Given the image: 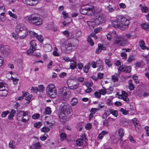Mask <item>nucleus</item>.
I'll list each match as a JSON object with an SVG mask.
<instances>
[{
  "instance_id": "f257e3e1",
  "label": "nucleus",
  "mask_w": 149,
  "mask_h": 149,
  "mask_svg": "<svg viewBox=\"0 0 149 149\" xmlns=\"http://www.w3.org/2000/svg\"><path fill=\"white\" fill-rule=\"evenodd\" d=\"M79 83L73 85L69 86V88L66 87H63L60 88L58 90L59 95L64 100H68L71 97V92L70 89L74 90L79 86Z\"/></svg>"
},
{
  "instance_id": "f03ea898",
  "label": "nucleus",
  "mask_w": 149,
  "mask_h": 149,
  "mask_svg": "<svg viewBox=\"0 0 149 149\" xmlns=\"http://www.w3.org/2000/svg\"><path fill=\"white\" fill-rule=\"evenodd\" d=\"M96 17V18L94 22L92 23V24H95L96 25H99L105 22V19L103 13L100 12L96 11L94 12V15Z\"/></svg>"
},
{
  "instance_id": "7ed1b4c3",
  "label": "nucleus",
  "mask_w": 149,
  "mask_h": 149,
  "mask_svg": "<svg viewBox=\"0 0 149 149\" xmlns=\"http://www.w3.org/2000/svg\"><path fill=\"white\" fill-rule=\"evenodd\" d=\"M46 92L48 96L51 98H54L57 96L56 89L53 84H49L47 86Z\"/></svg>"
},
{
  "instance_id": "20e7f679",
  "label": "nucleus",
  "mask_w": 149,
  "mask_h": 149,
  "mask_svg": "<svg viewBox=\"0 0 149 149\" xmlns=\"http://www.w3.org/2000/svg\"><path fill=\"white\" fill-rule=\"evenodd\" d=\"M125 36H118L115 37L113 42L114 45L118 46H124L128 44V42L125 39Z\"/></svg>"
},
{
  "instance_id": "39448f33",
  "label": "nucleus",
  "mask_w": 149,
  "mask_h": 149,
  "mask_svg": "<svg viewBox=\"0 0 149 149\" xmlns=\"http://www.w3.org/2000/svg\"><path fill=\"white\" fill-rule=\"evenodd\" d=\"M81 13L84 15H94V11L93 7L87 5L85 7L82 6L80 10Z\"/></svg>"
},
{
  "instance_id": "423d86ee",
  "label": "nucleus",
  "mask_w": 149,
  "mask_h": 149,
  "mask_svg": "<svg viewBox=\"0 0 149 149\" xmlns=\"http://www.w3.org/2000/svg\"><path fill=\"white\" fill-rule=\"evenodd\" d=\"M117 20L119 21L121 28H127L129 24V21L126 17L122 15L117 16Z\"/></svg>"
},
{
  "instance_id": "0eeeda50",
  "label": "nucleus",
  "mask_w": 149,
  "mask_h": 149,
  "mask_svg": "<svg viewBox=\"0 0 149 149\" xmlns=\"http://www.w3.org/2000/svg\"><path fill=\"white\" fill-rule=\"evenodd\" d=\"M61 113L63 114L65 116L71 114L72 112L71 107L67 103L64 104L61 107Z\"/></svg>"
},
{
  "instance_id": "6e6552de",
  "label": "nucleus",
  "mask_w": 149,
  "mask_h": 149,
  "mask_svg": "<svg viewBox=\"0 0 149 149\" xmlns=\"http://www.w3.org/2000/svg\"><path fill=\"white\" fill-rule=\"evenodd\" d=\"M29 112L28 111H21L19 112L18 115L22 116V121L26 123L28 121L30 116L28 115Z\"/></svg>"
},
{
  "instance_id": "1a4fd4ad",
  "label": "nucleus",
  "mask_w": 149,
  "mask_h": 149,
  "mask_svg": "<svg viewBox=\"0 0 149 149\" xmlns=\"http://www.w3.org/2000/svg\"><path fill=\"white\" fill-rule=\"evenodd\" d=\"M66 49V52L68 54L70 53L72 51L74 50L75 49V47L74 45L70 42L68 43L65 45Z\"/></svg>"
},
{
  "instance_id": "9d476101",
  "label": "nucleus",
  "mask_w": 149,
  "mask_h": 149,
  "mask_svg": "<svg viewBox=\"0 0 149 149\" xmlns=\"http://www.w3.org/2000/svg\"><path fill=\"white\" fill-rule=\"evenodd\" d=\"M131 67L130 66L125 67L124 65H122L120 66L118 68V71L119 72H124L127 73H130L131 72Z\"/></svg>"
},
{
  "instance_id": "9b49d317",
  "label": "nucleus",
  "mask_w": 149,
  "mask_h": 149,
  "mask_svg": "<svg viewBox=\"0 0 149 149\" xmlns=\"http://www.w3.org/2000/svg\"><path fill=\"white\" fill-rule=\"evenodd\" d=\"M39 18V17L31 15L28 17V19L30 23L35 24Z\"/></svg>"
},
{
  "instance_id": "f8f14e48",
  "label": "nucleus",
  "mask_w": 149,
  "mask_h": 149,
  "mask_svg": "<svg viewBox=\"0 0 149 149\" xmlns=\"http://www.w3.org/2000/svg\"><path fill=\"white\" fill-rule=\"evenodd\" d=\"M25 29L23 24H19L17 25L16 26L15 31L17 33Z\"/></svg>"
},
{
  "instance_id": "ddd939ff",
  "label": "nucleus",
  "mask_w": 149,
  "mask_h": 149,
  "mask_svg": "<svg viewBox=\"0 0 149 149\" xmlns=\"http://www.w3.org/2000/svg\"><path fill=\"white\" fill-rule=\"evenodd\" d=\"M26 4L29 5L33 6L36 5L38 2V0H25Z\"/></svg>"
},
{
  "instance_id": "4468645a",
  "label": "nucleus",
  "mask_w": 149,
  "mask_h": 149,
  "mask_svg": "<svg viewBox=\"0 0 149 149\" xmlns=\"http://www.w3.org/2000/svg\"><path fill=\"white\" fill-rule=\"evenodd\" d=\"M27 32L25 29L17 33L19 37L20 38H24L27 34Z\"/></svg>"
},
{
  "instance_id": "2eb2a0df",
  "label": "nucleus",
  "mask_w": 149,
  "mask_h": 149,
  "mask_svg": "<svg viewBox=\"0 0 149 149\" xmlns=\"http://www.w3.org/2000/svg\"><path fill=\"white\" fill-rule=\"evenodd\" d=\"M9 49V47L8 46H3L2 45H0V51L3 54L6 53Z\"/></svg>"
},
{
  "instance_id": "dca6fc26",
  "label": "nucleus",
  "mask_w": 149,
  "mask_h": 149,
  "mask_svg": "<svg viewBox=\"0 0 149 149\" xmlns=\"http://www.w3.org/2000/svg\"><path fill=\"white\" fill-rule=\"evenodd\" d=\"M112 26L115 28L121 27L119 23V21L117 20V17L115 20H113L112 22Z\"/></svg>"
},
{
  "instance_id": "f3484780",
  "label": "nucleus",
  "mask_w": 149,
  "mask_h": 149,
  "mask_svg": "<svg viewBox=\"0 0 149 149\" xmlns=\"http://www.w3.org/2000/svg\"><path fill=\"white\" fill-rule=\"evenodd\" d=\"M44 50L45 52H50L52 49L51 46L49 44H46L44 46Z\"/></svg>"
},
{
  "instance_id": "a211bd4d",
  "label": "nucleus",
  "mask_w": 149,
  "mask_h": 149,
  "mask_svg": "<svg viewBox=\"0 0 149 149\" xmlns=\"http://www.w3.org/2000/svg\"><path fill=\"white\" fill-rule=\"evenodd\" d=\"M145 43L143 40L140 41L139 43V45L141 48L143 50L146 49L149 50V47L145 46Z\"/></svg>"
},
{
  "instance_id": "6ab92c4d",
  "label": "nucleus",
  "mask_w": 149,
  "mask_h": 149,
  "mask_svg": "<svg viewBox=\"0 0 149 149\" xmlns=\"http://www.w3.org/2000/svg\"><path fill=\"white\" fill-rule=\"evenodd\" d=\"M118 134L120 137V141H123L122 138L124 135L123 129L122 128L119 129L118 130Z\"/></svg>"
},
{
  "instance_id": "aec40b11",
  "label": "nucleus",
  "mask_w": 149,
  "mask_h": 149,
  "mask_svg": "<svg viewBox=\"0 0 149 149\" xmlns=\"http://www.w3.org/2000/svg\"><path fill=\"white\" fill-rule=\"evenodd\" d=\"M91 66V64L90 63H87L83 68V70L85 73H87L88 70L90 69Z\"/></svg>"
},
{
  "instance_id": "412c9836",
  "label": "nucleus",
  "mask_w": 149,
  "mask_h": 149,
  "mask_svg": "<svg viewBox=\"0 0 149 149\" xmlns=\"http://www.w3.org/2000/svg\"><path fill=\"white\" fill-rule=\"evenodd\" d=\"M142 28L146 31L149 30V24L148 23H142L141 25Z\"/></svg>"
},
{
  "instance_id": "4be33fe9",
  "label": "nucleus",
  "mask_w": 149,
  "mask_h": 149,
  "mask_svg": "<svg viewBox=\"0 0 149 149\" xmlns=\"http://www.w3.org/2000/svg\"><path fill=\"white\" fill-rule=\"evenodd\" d=\"M16 113V111L14 109H12L10 113V114L8 116V119L9 120H11L13 117L15 116Z\"/></svg>"
},
{
  "instance_id": "5701e85b",
  "label": "nucleus",
  "mask_w": 149,
  "mask_h": 149,
  "mask_svg": "<svg viewBox=\"0 0 149 149\" xmlns=\"http://www.w3.org/2000/svg\"><path fill=\"white\" fill-rule=\"evenodd\" d=\"M73 58H72V60L70 63V68L72 69H74L76 67L77 65L76 62L74 61V60L73 59Z\"/></svg>"
},
{
  "instance_id": "b1692460",
  "label": "nucleus",
  "mask_w": 149,
  "mask_h": 149,
  "mask_svg": "<svg viewBox=\"0 0 149 149\" xmlns=\"http://www.w3.org/2000/svg\"><path fill=\"white\" fill-rule=\"evenodd\" d=\"M141 7V9L142 11L144 13H147L148 12V8L146 6H143L141 4H140L139 5Z\"/></svg>"
},
{
  "instance_id": "393cba45",
  "label": "nucleus",
  "mask_w": 149,
  "mask_h": 149,
  "mask_svg": "<svg viewBox=\"0 0 149 149\" xmlns=\"http://www.w3.org/2000/svg\"><path fill=\"white\" fill-rule=\"evenodd\" d=\"M129 88L130 91L133 90L134 88V86L132 83V80H130L128 81Z\"/></svg>"
},
{
  "instance_id": "a878e982",
  "label": "nucleus",
  "mask_w": 149,
  "mask_h": 149,
  "mask_svg": "<svg viewBox=\"0 0 149 149\" xmlns=\"http://www.w3.org/2000/svg\"><path fill=\"white\" fill-rule=\"evenodd\" d=\"M108 132L105 131H102L99 134L98 136V138L100 139H102L103 136L106 134H107Z\"/></svg>"
},
{
  "instance_id": "bb28decb",
  "label": "nucleus",
  "mask_w": 149,
  "mask_h": 149,
  "mask_svg": "<svg viewBox=\"0 0 149 149\" xmlns=\"http://www.w3.org/2000/svg\"><path fill=\"white\" fill-rule=\"evenodd\" d=\"M76 145L79 146H81L84 143L83 141L81 139H77L76 141Z\"/></svg>"
},
{
  "instance_id": "cd10ccee",
  "label": "nucleus",
  "mask_w": 149,
  "mask_h": 149,
  "mask_svg": "<svg viewBox=\"0 0 149 149\" xmlns=\"http://www.w3.org/2000/svg\"><path fill=\"white\" fill-rule=\"evenodd\" d=\"M30 44L31 45L30 47L34 49H36V46L37 45L36 41L32 40L30 42Z\"/></svg>"
},
{
  "instance_id": "c85d7f7f",
  "label": "nucleus",
  "mask_w": 149,
  "mask_h": 149,
  "mask_svg": "<svg viewBox=\"0 0 149 149\" xmlns=\"http://www.w3.org/2000/svg\"><path fill=\"white\" fill-rule=\"evenodd\" d=\"M110 113L112 114L114 116L117 117L118 116V112L116 110H114L112 109H111L109 111Z\"/></svg>"
},
{
  "instance_id": "c756f323",
  "label": "nucleus",
  "mask_w": 149,
  "mask_h": 149,
  "mask_svg": "<svg viewBox=\"0 0 149 149\" xmlns=\"http://www.w3.org/2000/svg\"><path fill=\"white\" fill-rule=\"evenodd\" d=\"M78 103V100L75 98H73L71 101V104L72 106H75Z\"/></svg>"
},
{
  "instance_id": "7c9ffc66",
  "label": "nucleus",
  "mask_w": 149,
  "mask_h": 149,
  "mask_svg": "<svg viewBox=\"0 0 149 149\" xmlns=\"http://www.w3.org/2000/svg\"><path fill=\"white\" fill-rule=\"evenodd\" d=\"M116 8L115 6L112 7L110 5L107 6V9L109 12H113Z\"/></svg>"
},
{
  "instance_id": "2f4dec72",
  "label": "nucleus",
  "mask_w": 149,
  "mask_h": 149,
  "mask_svg": "<svg viewBox=\"0 0 149 149\" xmlns=\"http://www.w3.org/2000/svg\"><path fill=\"white\" fill-rule=\"evenodd\" d=\"M8 94V91L6 90L5 89V90H4L3 91H0V96H6Z\"/></svg>"
},
{
  "instance_id": "473e14b6",
  "label": "nucleus",
  "mask_w": 149,
  "mask_h": 149,
  "mask_svg": "<svg viewBox=\"0 0 149 149\" xmlns=\"http://www.w3.org/2000/svg\"><path fill=\"white\" fill-rule=\"evenodd\" d=\"M15 143V142L13 140L11 141L9 143V147L12 149H14L15 148L14 145Z\"/></svg>"
},
{
  "instance_id": "72a5a7b5",
  "label": "nucleus",
  "mask_w": 149,
  "mask_h": 149,
  "mask_svg": "<svg viewBox=\"0 0 149 149\" xmlns=\"http://www.w3.org/2000/svg\"><path fill=\"white\" fill-rule=\"evenodd\" d=\"M87 41L90 45L93 46L94 45V43L93 42V39L90 36H88V38Z\"/></svg>"
},
{
  "instance_id": "f704fd0d",
  "label": "nucleus",
  "mask_w": 149,
  "mask_h": 149,
  "mask_svg": "<svg viewBox=\"0 0 149 149\" xmlns=\"http://www.w3.org/2000/svg\"><path fill=\"white\" fill-rule=\"evenodd\" d=\"M36 50V49H34L32 48L31 47H30V48L27 52V54L31 55L33 53V52Z\"/></svg>"
},
{
  "instance_id": "c9c22d12",
  "label": "nucleus",
  "mask_w": 149,
  "mask_h": 149,
  "mask_svg": "<svg viewBox=\"0 0 149 149\" xmlns=\"http://www.w3.org/2000/svg\"><path fill=\"white\" fill-rule=\"evenodd\" d=\"M51 111L50 108L49 107H47L44 112L45 114H49L51 113Z\"/></svg>"
},
{
  "instance_id": "e433bc0d",
  "label": "nucleus",
  "mask_w": 149,
  "mask_h": 149,
  "mask_svg": "<svg viewBox=\"0 0 149 149\" xmlns=\"http://www.w3.org/2000/svg\"><path fill=\"white\" fill-rule=\"evenodd\" d=\"M101 93L98 91H96L94 93L95 97L97 98H100L101 97Z\"/></svg>"
},
{
  "instance_id": "4c0bfd02",
  "label": "nucleus",
  "mask_w": 149,
  "mask_h": 149,
  "mask_svg": "<svg viewBox=\"0 0 149 149\" xmlns=\"http://www.w3.org/2000/svg\"><path fill=\"white\" fill-rule=\"evenodd\" d=\"M6 84L3 82H1L0 83V91H3L5 90V86Z\"/></svg>"
},
{
  "instance_id": "58836bf2",
  "label": "nucleus",
  "mask_w": 149,
  "mask_h": 149,
  "mask_svg": "<svg viewBox=\"0 0 149 149\" xmlns=\"http://www.w3.org/2000/svg\"><path fill=\"white\" fill-rule=\"evenodd\" d=\"M105 62L106 64L107 65L108 67H110L112 65V63L108 59H106Z\"/></svg>"
},
{
  "instance_id": "ea45409f",
  "label": "nucleus",
  "mask_w": 149,
  "mask_h": 149,
  "mask_svg": "<svg viewBox=\"0 0 149 149\" xmlns=\"http://www.w3.org/2000/svg\"><path fill=\"white\" fill-rule=\"evenodd\" d=\"M33 146L35 149H39V148L41 147L40 143L39 142H37L33 144Z\"/></svg>"
},
{
  "instance_id": "a19ab883",
  "label": "nucleus",
  "mask_w": 149,
  "mask_h": 149,
  "mask_svg": "<svg viewBox=\"0 0 149 149\" xmlns=\"http://www.w3.org/2000/svg\"><path fill=\"white\" fill-rule=\"evenodd\" d=\"M30 36L31 37H36L37 36V34L33 31H30L29 32Z\"/></svg>"
},
{
  "instance_id": "79ce46f5",
  "label": "nucleus",
  "mask_w": 149,
  "mask_h": 149,
  "mask_svg": "<svg viewBox=\"0 0 149 149\" xmlns=\"http://www.w3.org/2000/svg\"><path fill=\"white\" fill-rule=\"evenodd\" d=\"M41 130L42 132H49L50 130V129L47 127H45L42 128Z\"/></svg>"
},
{
  "instance_id": "37998d69",
  "label": "nucleus",
  "mask_w": 149,
  "mask_h": 149,
  "mask_svg": "<svg viewBox=\"0 0 149 149\" xmlns=\"http://www.w3.org/2000/svg\"><path fill=\"white\" fill-rule=\"evenodd\" d=\"M44 87L42 85H40L38 86V87H37V90L38 91L42 92L44 90Z\"/></svg>"
},
{
  "instance_id": "c03bdc74",
  "label": "nucleus",
  "mask_w": 149,
  "mask_h": 149,
  "mask_svg": "<svg viewBox=\"0 0 149 149\" xmlns=\"http://www.w3.org/2000/svg\"><path fill=\"white\" fill-rule=\"evenodd\" d=\"M9 113V111L8 110L3 111L2 113L1 116L2 117H5Z\"/></svg>"
},
{
  "instance_id": "a18cd8bd",
  "label": "nucleus",
  "mask_w": 149,
  "mask_h": 149,
  "mask_svg": "<svg viewBox=\"0 0 149 149\" xmlns=\"http://www.w3.org/2000/svg\"><path fill=\"white\" fill-rule=\"evenodd\" d=\"M135 127L136 130L138 132H139V130L141 129V127L139 123H138V125H136Z\"/></svg>"
},
{
  "instance_id": "49530a36",
  "label": "nucleus",
  "mask_w": 149,
  "mask_h": 149,
  "mask_svg": "<svg viewBox=\"0 0 149 149\" xmlns=\"http://www.w3.org/2000/svg\"><path fill=\"white\" fill-rule=\"evenodd\" d=\"M8 14L10 17H11L14 18L16 19L17 18V16L15 14L12 13L10 11H8Z\"/></svg>"
},
{
  "instance_id": "de8ad7c7",
  "label": "nucleus",
  "mask_w": 149,
  "mask_h": 149,
  "mask_svg": "<svg viewBox=\"0 0 149 149\" xmlns=\"http://www.w3.org/2000/svg\"><path fill=\"white\" fill-rule=\"evenodd\" d=\"M36 38L40 42H42L43 41V38L42 35L38 36L37 34V36L36 37Z\"/></svg>"
},
{
  "instance_id": "09e8293b",
  "label": "nucleus",
  "mask_w": 149,
  "mask_h": 149,
  "mask_svg": "<svg viewBox=\"0 0 149 149\" xmlns=\"http://www.w3.org/2000/svg\"><path fill=\"white\" fill-rule=\"evenodd\" d=\"M41 123L40 122L35 123L34 124V126L37 128H40V127L41 126Z\"/></svg>"
},
{
  "instance_id": "8fccbe9b",
  "label": "nucleus",
  "mask_w": 149,
  "mask_h": 149,
  "mask_svg": "<svg viewBox=\"0 0 149 149\" xmlns=\"http://www.w3.org/2000/svg\"><path fill=\"white\" fill-rule=\"evenodd\" d=\"M120 111L122 112L123 114L124 115H126L129 112L127 110H124L123 108H122L120 109Z\"/></svg>"
},
{
  "instance_id": "3c124183",
  "label": "nucleus",
  "mask_w": 149,
  "mask_h": 149,
  "mask_svg": "<svg viewBox=\"0 0 149 149\" xmlns=\"http://www.w3.org/2000/svg\"><path fill=\"white\" fill-rule=\"evenodd\" d=\"M31 92L34 93H36L38 91L37 90V87H32L31 88Z\"/></svg>"
},
{
  "instance_id": "603ef678",
  "label": "nucleus",
  "mask_w": 149,
  "mask_h": 149,
  "mask_svg": "<svg viewBox=\"0 0 149 149\" xmlns=\"http://www.w3.org/2000/svg\"><path fill=\"white\" fill-rule=\"evenodd\" d=\"M42 19L39 18L37 22H36V23L35 25H41L42 24Z\"/></svg>"
},
{
  "instance_id": "864d4df0",
  "label": "nucleus",
  "mask_w": 149,
  "mask_h": 149,
  "mask_svg": "<svg viewBox=\"0 0 149 149\" xmlns=\"http://www.w3.org/2000/svg\"><path fill=\"white\" fill-rule=\"evenodd\" d=\"M40 114L38 113H36L32 116V118L34 119L38 118L40 117Z\"/></svg>"
},
{
  "instance_id": "5fc2aeb1",
  "label": "nucleus",
  "mask_w": 149,
  "mask_h": 149,
  "mask_svg": "<svg viewBox=\"0 0 149 149\" xmlns=\"http://www.w3.org/2000/svg\"><path fill=\"white\" fill-rule=\"evenodd\" d=\"M135 57L134 56H130L127 59V62H130L133 60H134Z\"/></svg>"
},
{
  "instance_id": "6e6d98bb",
  "label": "nucleus",
  "mask_w": 149,
  "mask_h": 149,
  "mask_svg": "<svg viewBox=\"0 0 149 149\" xmlns=\"http://www.w3.org/2000/svg\"><path fill=\"white\" fill-rule=\"evenodd\" d=\"M53 27V23H49L47 26V28L49 29H52Z\"/></svg>"
},
{
  "instance_id": "4d7b16f0",
  "label": "nucleus",
  "mask_w": 149,
  "mask_h": 149,
  "mask_svg": "<svg viewBox=\"0 0 149 149\" xmlns=\"http://www.w3.org/2000/svg\"><path fill=\"white\" fill-rule=\"evenodd\" d=\"M96 63L97 66H98L100 65H103V62L100 59H98V60H97L96 62Z\"/></svg>"
},
{
  "instance_id": "13d9d810",
  "label": "nucleus",
  "mask_w": 149,
  "mask_h": 149,
  "mask_svg": "<svg viewBox=\"0 0 149 149\" xmlns=\"http://www.w3.org/2000/svg\"><path fill=\"white\" fill-rule=\"evenodd\" d=\"M112 79L114 82L118 81V77L115 75L112 76Z\"/></svg>"
},
{
  "instance_id": "bf43d9fd",
  "label": "nucleus",
  "mask_w": 149,
  "mask_h": 149,
  "mask_svg": "<svg viewBox=\"0 0 149 149\" xmlns=\"http://www.w3.org/2000/svg\"><path fill=\"white\" fill-rule=\"evenodd\" d=\"M99 110V109L92 108L91 110V112L92 113H95L97 111Z\"/></svg>"
},
{
  "instance_id": "052dcab7",
  "label": "nucleus",
  "mask_w": 149,
  "mask_h": 149,
  "mask_svg": "<svg viewBox=\"0 0 149 149\" xmlns=\"http://www.w3.org/2000/svg\"><path fill=\"white\" fill-rule=\"evenodd\" d=\"M66 136L65 134L63 133H62L60 135V137L61 139L62 140H63L65 139L66 138Z\"/></svg>"
},
{
  "instance_id": "680f3d73",
  "label": "nucleus",
  "mask_w": 149,
  "mask_h": 149,
  "mask_svg": "<svg viewBox=\"0 0 149 149\" xmlns=\"http://www.w3.org/2000/svg\"><path fill=\"white\" fill-rule=\"evenodd\" d=\"M103 125L104 126H108L109 125V123L108 121L107 120V119H105L103 121Z\"/></svg>"
},
{
  "instance_id": "e2e57ef3",
  "label": "nucleus",
  "mask_w": 149,
  "mask_h": 149,
  "mask_svg": "<svg viewBox=\"0 0 149 149\" xmlns=\"http://www.w3.org/2000/svg\"><path fill=\"white\" fill-rule=\"evenodd\" d=\"M104 75V74L103 73H101L100 72H99L97 74V77L98 78L101 79L103 78V76Z\"/></svg>"
},
{
  "instance_id": "0e129e2a",
  "label": "nucleus",
  "mask_w": 149,
  "mask_h": 149,
  "mask_svg": "<svg viewBox=\"0 0 149 149\" xmlns=\"http://www.w3.org/2000/svg\"><path fill=\"white\" fill-rule=\"evenodd\" d=\"M63 60L65 61H66L67 62H69L72 61V59H71L68 57H63Z\"/></svg>"
},
{
  "instance_id": "69168bd1",
  "label": "nucleus",
  "mask_w": 149,
  "mask_h": 149,
  "mask_svg": "<svg viewBox=\"0 0 149 149\" xmlns=\"http://www.w3.org/2000/svg\"><path fill=\"white\" fill-rule=\"evenodd\" d=\"M98 48H101L102 50H105L106 49V48L105 47H104L103 45L101 44H99L98 45Z\"/></svg>"
},
{
  "instance_id": "338daca9",
  "label": "nucleus",
  "mask_w": 149,
  "mask_h": 149,
  "mask_svg": "<svg viewBox=\"0 0 149 149\" xmlns=\"http://www.w3.org/2000/svg\"><path fill=\"white\" fill-rule=\"evenodd\" d=\"M111 33L109 32L108 33L107 35V38L110 41L111 39Z\"/></svg>"
},
{
  "instance_id": "774afa93",
  "label": "nucleus",
  "mask_w": 149,
  "mask_h": 149,
  "mask_svg": "<svg viewBox=\"0 0 149 149\" xmlns=\"http://www.w3.org/2000/svg\"><path fill=\"white\" fill-rule=\"evenodd\" d=\"M121 56L124 59H126L127 58V54L124 52H122L121 54Z\"/></svg>"
}]
</instances>
